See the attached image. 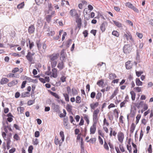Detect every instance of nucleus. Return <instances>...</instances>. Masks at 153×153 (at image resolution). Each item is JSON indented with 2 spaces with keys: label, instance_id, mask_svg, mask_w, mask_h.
<instances>
[{
  "label": "nucleus",
  "instance_id": "obj_39",
  "mask_svg": "<svg viewBox=\"0 0 153 153\" xmlns=\"http://www.w3.org/2000/svg\"><path fill=\"white\" fill-rule=\"evenodd\" d=\"M28 42L29 45V48L31 49L34 45V43L33 42H31L30 40H29Z\"/></svg>",
  "mask_w": 153,
  "mask_h": 153
},
{
  "label": "nucleus",
  "instance_id": "obj_28",
  "mask_svg": "<svg viewBox=\"0 0 153 153\" xmlns=\"http://www.w3.org/2000/svg\"><path fill=\"white\" fill-rule=\"evenodd\" d=\"M118 93V91L117 90H115L112 95L110 97V99H112L115 96H116Z\"/></svg>",
  "mask_w": 153,
  "mask_h": 153
},
{
  "label": "nucleus",
  "instance_id": "obj_6",
  "mask_svg": "<svg viewBox=\"0 0 153 153\" xmlns=\"http://www.w3.org/2000/svg\"><path fill=\"white\" fill-rule=\"evenodd\" d=\"M26 57L27 60L30 62L32 61L33 59V57L31 55V53L30 51H28L27 55L26 56Z\"/></svg>",
  "mask_w": 153,
  "mask_h": 153
},
{
  "label": "nucleus",
  "instance_id": "obj_23",
  "mask_svg": "<svg viewBox=\"0 0 153 153\" xmlns=\"http://www.w3.org/2000/svg\"><path fill=\"white\" fill-rule=\"evenodd\" d=\"M130 93L131 95L132 100L133 101L135 99L136 94L134 91H130Z\"/></svg>",
  "mask_w": 153,
  "mask_h": 153
},
{
  "label": "nucleus",
  "instance_id": "obj_52",
  "mask_svg": "<svg viewBox=\"0 0 153 153\" xmlns=\"http://www.w3.org/2000/svg\"><path fill=\"white\" fill-rule=\"evenodd\" d=\"M143 103V101H140L139 103L137 104L136 106L138 108H139L140 106H142Z\"/></svg>",
  "mask_w": 153,
  "mask_h": 153
},
{
  "label": "nucleus",
  "instance_id": "obj_45",
  "mask_svg": "<svg viewBox=\"0 0 153 153\" xmlns=\"http://www.w3.org/2000/svg\"><path fill=\"white\" fill-rule=\"evenodd\" d=\"M143 71H136V73L137 76L138 77H139L143 73Z\"/></svg>",
  "mask_w": 153,
  "mask_h": 153
},
{
  "label": "nucleus",
  "instance_id": "obj_19",
  "mask_svg": "<svg viewBox=\"0 0 153 153\" xmlns=\"http://www.w3.org/2000/svg\"><path fill=\"white\" fill-rule=\"evenodd\" d=\"M116 77L117 76L115 74L111 73L109 74V78L110 79L112 80L116 78Z\"/></svg>",
  "mask_w": 153,
  "mask_h": 153
},
{
  "label": "nucleus",
  "instance_id": "obj_20",
  "mask_svg": "<svg viewBox=\"0 0 153 153\" xmlns=\"http://www.w3.org/2000/svg\"><path fill=\"white\" fill-rule=\"evenodd\" d=\"M136 85L138 86L142 85V82L140 81V79L138 78H137L136 79Z\"/></svg>",
  "mask_w": 153,
  "mask_h": 153
},
{
  "label": "nucleus",
  "instance_id": "obj_13",
  "mask_svg": "<svg viewBox=\"0 0 153 153\" xmlns=\"http://www.w3.org/2000/svg\"><path fill=\"white\" fill-rule=\"evenodd\" d=\"M99 105V102H96L94 103H91L90 105L91 109L94 110Z\"/></svg>",
  "mask_w": 153,
  "mask_h": 153
},
{
  "label": "nucleus",
  "instance_id": "obj_49",
  "mask_svg": "<svg viewBox=\"0 0 153 153\" xmlns=\"http://www.w3.org/2000/svg\"><path fill=\"white\" fill-rule=\"evenodd\" d=\"M104 147L107 150H109V147L108 146V144L105 141L104 142Z\"/></svg>",
  "mask_w": 153,
  "mask_h": 153
},
{
  "label": "nucleus",
  "instance_id": "obj_40",
  "mask_svg": "<svg viewBox=\"0 0 153 153\" xmlns=\"http://www.w3.org/2000/svg\"><path fill=\"white\" fill-rule=\"evenodd\" d=\"M96 141V138H92L90 139L89 140L87 141V142H90L92 143H93L95 142Z\"/></svg>",
  "mask_w": 153,
  "mask_h": 153
},
{
  "label": "nucleus",
  "instance_id": "obj_22",
  "mask_svg": "<svg viewBox=\"0 0 153 153\" xmlns=\"http://www.w3.org/2000/svg\"><path fill=\"white\" fill-rule=\"evenodd\" d=\"M105 23H103L100 27V28L102 32H104L105 30Z\"/></svg>",
  "mask_w": 153,
  "mask_h": 153
},
{
  "label": "nucleus",
  "instance_id": "obj_30",
  "mask_svg": "<svg viewBox=\"0 0 153 153\" xmlns=\"http://www.w3.org/2000/svg\"><path fill=\"white\" fill-rule=\"evenodd\" d=\"M104 83L102 79L99 80L97 83V84L100 87H102Z\"/></svg>",
  "mask_w": 153,
  "mask_h": 153
},
{
  "label": "nucleus",
  "instance_id": "obj_8",
  "mask_svg": "<svg viewBox=\"0 0 153 153\" xmlns=\"http://www.w3.org/2000/svg\"><path fill=\"white\" fill-rule=\"evenodd\" d=\"M130 61H128L125 63V66L127 69H130L132 68L133 64Z\"/></svg>",
  "mask_w": 153,
  "mask_h": 153
},
{
  "label": "nucleus",
  "instance_id": "obj_44",
  "mask_svg": "<svg viewBox=\"0 0 153 153\" xmlns=\"http://www.w3.org/2000/svg\"><path fill=\"white\" fill-rule=\"evenodd\" d=\"M126 146L127 149L129 151V152L131 153L132 152V148L131 145H130L129 146L128 145H127Z\"/></svg>",
  "mask_w": 153,
  "mask_h": 153
},
{
  "label": "nucleus",
  "instance_id": "obj_14",
  "mask_svg": "<svg viewBox=\"0 0 153 153\" xmlns=\"http://www.w3.org/2000/svg\"><path fill=\"white\" fill-rule=\"evenodd\" d=\"M9 81V80L6 78H3L1 79L0 84L3 85L7 83Z\"/></svg>",
  "mask_w": 153,
  "mask_h": 153
},
{
  "label": "nucleus",
  "instance_id": "obj_26",
  "mask_svg": "<svg viewBox=\"0 0 153 153\" xmlns=\"http://www.w3.org/2000/svg\"><path fill=\"white\" fill-rule=\"evenodd\" d=\"M52 15H49L47 16L46 17V20L48 23H49L51 21Z\"/></svg>",
  "mask_w": 153,
  "mask_h": 153
},
{
  "label": "nucleus",
  "instance_id": "obj_18",
  "mask_svg": "<svg viewBox=\"0 0 153 153\" xmlns=\"http://www.w3.org/2000/svg\"><path fill=\"white\" fill-rule=\"evenodd\" d=\"M57 67L60 69H63L64 67L63 62L62 61L61 62H59L57 65Z\"/></svg>",
  "mask_w": 153,
  "mask_h": 153
},
{
  "label": "nucleus",
  "instance_id": "obj_7",
  "mask_svg": "<svg viewBox=\"0 0 153 153\" xmlns=\"http://www.w3.org/2000/svg\"><path fill=\"white\" fill-rule=\"evenodd\" d=\"M97 124L93 123V125L91 126L90 128V132L91 134H94L95 133L96 131Z\"/></svg>",
  "mask_w": 153,
  "mask_h": 153
},
{
  "label": "nucleus",
  "instance_id": "obj_12",
  "mask_svg": "<svg viewBox=\"0 0 153 153\" xmlns=\"http://www.w3.org/2000/svg\"><path fill=\"white\" fill-rule=\"evenodd\" d=\"M7 77L18 78L19 75L18 74H16L9 73L7 75Z\"/></svg>",
  "mask_w": 153,
  "mask_h": 153
},
{
  "label": "nucleus",
  "instance_id": "obj_50",
  "mask_svg": "<svg viewBox=\"0 0 153 153\" xmlns=\"http://www.w3.org/2000/svg\"><path fill=\"white\" fill-rule=\"evenodd\" d=\"M43 1L44 0H35L36 4L38 5L42 4L43 2Z\"/></svg>",
  "mask_w": 153,
  "mask_h": 153
},
{
  "label": "nucleus",
  "instance_id": "obj_5",
  "mask_svg": "<svg viewBox=\"0 0 153 153\" xmlns=\"http://www.w3.org/2000/svg\"><path fill=\"white\" fill-rule=\"evenodd\" d=\"M35 27L33 25H31L28 27V31L29 34H31L34 33L35 30Z\"/></svg>",
  "mask_w": 153,
  "mask_h": 153
},
{
  "label": "nucleus",
  "instance_id": "obj_32",
  "mask_svg": "<svg viewBox=\"0 0 153 153\" xmlns=\"http://www.w3.org/2000/svg\"><path fill=\"white\" fill-rule=\"evenodd\" d=\"M63 95L65 98V101L67 102H69V100L68 94L67 93H64L63 94Z\"/></svg>",
  "mask_w": 153,
  "mask_h": 153
},
{
  "label": "nucleus",
  "instance_id": "obj_42",
  "mask_svg": "<svg viewBox=\"0 0 153 153\" xmlns=\"http://www.w3.org/2000/svg\"><path fill=\"white\" fill-rule=\"evenodd\" d=\"M125 5L130 8H131L132 6H133L132 4L129 2L126 3L125 4Z\"/></svg>",
  "mask_w": 153,
  "mask_h": 153
},
{
  "label": "nucleus",
  "instance_id": "obj_54",
  "mask_svg": "<svg viewBox=\"0 0 153 153\" xmlns=\"http://www.w3.org/2000/svg\"><path fill=\"white\" fill-rule=\"evenodd\" d=\"M134 90L137 92H140L141 91V89L139 87H135L134 88Z\"/></svg>",
  "mask_w": 153,
  "mask_h": 153
},
{
  "label": "nucleus",
  "instance_id": "obj_31",
  "mask_svg": "<svg viewBox=\"0 0 153 153\" xmlns=\"http://www.w3.org/2000/svg\"><path fill=\"white\" fill-rule=\"evenodd\" d=\"M132 146L134 148V150L133 151L134 153H137V146L136 145L134 144L133 142L132 143Z\"/></svg>",
  "mask_w": 153,
  "mask_h": 153
},
{
  "label": "nucleus",
  "instance_id": "obj_57",
  "mask_svg": "<svg viewBox=\"0 0 153 153\" xmlns=\"http://www.w3.org/2000/svg\"><path fill=\"white\" fill-rule=\"evenodd\" d=\"M33 141L34 145H37L39 143L38 139L37 138H36L34 140H33Z\"/></svg>",
  "mask_w": 153,
  "mask_h": 153
},
{
  "label": "nucleus",
  "instance_id": "obj_36",
  "mask_svg": "<svg viewBox=\"0 0 153 153\" xmlns=\"http://www.w3.org/2000/svg\"><path fill=\"white\" fill-rule=\"evenodd\" d=\"M113 35L116 36L117 37H118L119 36V33L116 30H114L112 33Z\"/></svg>",
  "mask_w": 153,
  "mask_h": 153
},
{
  "label": "nucleus",
  "instance_id": "obj_58",
  "mask_svg": "<svg viewBox=\"0 0 153 153\" xmlns=\"http://www.w3.org/2000/svg\"><path fill=\"white\" fill-rule=\"evenodd\" d=\"M131 9H132L136 13H138L139 12V10L138 9L134 6H132V7Z\"/></svg>",
  "mask_w": 153,
  "mask_h": 153
},
{
  "label": "nucleus",
  "instance_id": "obj_55",
  "mask_svg": "<svg viewBox=\"0 0 153 153\" xmlns=\"http://www.w3.org/2000/svg\"><path fill=\"white\" fill-rule=\"evenodd\" d=\"M119 148L122 152H124L125 151V150L124 148V147L122 145L120 144L119 145Z\"/></svg>",
  "mask_w": 153,
  "mask_h": 153
},
{
  "label": "nucleus",
  "instance_id": "obj_11",
  "mask_svg": "<svg viewBox=\"0 0 153 153\" xmlns=\"http://www.w3.org/2000/svg\"><path fill=\"white\" fill-rule=\"evenodd\" d=\"M18 83V81L17 80H13L10 82L8 83V85L10 87H11L15 85H16Z\"/></svg>",
  "mask_w": 153,
  "mask_h": 153
},
{
  "label": "nucleus",
  "instance_id": "obj_3",
  "mask_svg": "<svg viewBox=\"0 0 153 153\" xmlns=\"http://www.w3.org/2000/svg\"><path fill=\"white\" fill-rule=\"evenodd\" d=\"M118 140L121 143H122L124 138V135L123 133L121 132H119L118 134Z\"/></svg>",
  "mask_w": 153,
  "mask_h": 153
},
{
  "label": "nucleus",
  "instance_id": "obj_2",
  "mask_svg": "<svg viewBox=\"0 0 153 153\" xmlns=\"http://www.w3.org/2000/svg\"><path fill=\"white\" fill-rule=\"evenodd\" d=\"M123 50L124 53H129L131 51L132 48L129 44L125 45L123 48Z\"/></svg>",
  "mask_w": 153,
  "mask_h": 153
},
{
  "label": "nucleus",
  "instance_id": "obj_33",
  "mask_svg": "<svg viewBox=\"0 0 153 153\" xmlns=\"http://www.w3.org/2000/svg\"><path fill=\"white\" fill-rule=\"evenodd\" d=\"M57 62L56 61L51 62V67L52 68H54L56 65Z\"/></svg>",
  "mask_w": 153,
  "mask_h": 153
},
{
  "label": "nucleus",
  "instance_id": "obj_37",
  "mask_svg": "<svg viewBox=\"0 0 153 153\" xmlns=\"http://www.w3.org/2000/svg\"><path fill=\"white\" fill-rule=\"evenodd\" d=\"M123 36L124 37L126 38L127 40H128V39H130L131 40L132 38L131 36V35H129V34H128V35L127 34H124L123 35Z\"/></svg>",
  "mask_w": 153,
  "mask_h": 153
},
{
  "label": "nucleus",
  "instance_id": "obj_46",
  "mask_svg": "<svg viewBox=\"0 0 153 153\" xmlns=\"http://www.w3.org/2000/svg\"><path fill=\"white\" fill-rule=\"evenodd\" d=\"M33 149L32 146H29L28 149V152L29 153H32V150Z\"/></svg>",
  "mask_w": 153,
  "mask_h": 153
},
{
  "label": "nucleus",
  "instance_id": "obj_43",
  "mask_svg": "<svg viewBox=\"0 0 153 153\" xmlns=\"http://www.w3.org/2000/svg\"><path fill=\"white\" fill-rule=\"evenodd\" d=\"M29 94V93L28 92H26L22 93L21 94V97H28V96L27 95V94Z\"/></svg>",
  "mask_w": 153,
  "mask_h": 153
},
{
  "label": "nucleus",
  "instance_id": "obj_41",
  "mask_svg": "<svg viewBox=\"0 0 153 153\" xmlns=\"http://www.w3.org/2000/svg\"><path fill=\"white\" fill-rule=\"evenodd\" d=\"M81 102V98L79 96H77L76 97V102L79 103Z\"/></svg>",
  "mask_w": 153,
  "mask_h": 153
},
{
  "label": "nucleus",
  "instance_id": "obj_29",
  "mask_svg": "<svg viewBox=\"0 0 153 153\" xmlns=\"http://www.w3.org/2000/svg\"><path fill=\"white\" fill-rule=\"evenodd\" d=\"M59 135L61 137V140L62 141H64L65 140V136L64 132L61 131L59 133Z\"/></svg>",
  "mask_w": 153,
  "mask_h": 153
},
{
  "label": "nucleus",
  "instance_id": "obj_60",
  "mask_svg": "<svg viewBox=\"0 0 153 153\" xmlns=\"http://www.w3.org/2000/svg\"><path fill=\"white\" fill-rule=\"evenodd\" d=\"M72 40L71 39H69L67 42L66 46L67 47H68L70 45L71 43Z\"/></svg>",
  "mask_w": 153,
  "mask_h": 153
},
{
  "label": "nucleus",
  "instance_id": "obj_35",
  "mask_svg": "<svg viewBox=\"0 0 153 153\" xmlns=\"http://www.w3.org/2000/svg\"><path fill=\"white\" fill-rule=\"evenodd\" d=\"M25 5V4L24 2H23L20 4H19L17 6V8L18 9H21L24 7Z\"/></svg>",
  "mask_w": 153,
  "mask_h": 153
},
{
  "label": "nucleus",
  "instance_id": "obj_16",
  "mask_svg": "<svg viewBox=\"0 0 153 153\" xmlns=\"http://www.w3.org/2000/svg\"><path fill=\"white\" fill-rule=\"evenodd\" d=\"M135 126L134 124L132 123L131 125L130 128V133L131 134L133 133L135 129Z\"/></svg>",
  "mask_w": 153,
  "mask_h": 153
},
{
  "label": "nucleus",
  "instance_id": "obj_61",
  "mask_svg": "<svg viewBox=\"0 0 153 153\" xmlns=\"http://www.w3.org/2000/svg\"><path fill=\"white\" fill-rule=\"evenodd\" d=\"M11 143L10 137H8L7 139V145H10Z\"/></svg>",
  "mask_w": 153,
  "mask_h": 153
},
{
  "label": "nucleus",
  "instance_id": "obj_64",
  "mask_svg": "<svg viewBox=\"0 0 153 153\" xmlns=\"http://www.w3.org/2000/svg\"><path fill=\"white\" fill-rule=\"evenodd\" d=\"M16 151V149L14 148H13L12 149L9 150V153H13Z\"/></svg>",
  "mask_w": 153,
  "mask_h": 153
},
{
  "label": "nucleus",
  "instance_id": "obj_10",
  "mask_svg": "<svg viewBox=\"0 0 153 153\" xmlns=\"http://www.w3.org/2000/svg\"><path fill=\"white\" fill-rule=\"evenodd\" d=\"M80 147L81 149V152L80 153H83L84 150V147L83 140L82 138H81L80 140Z\"/></svg>",
  "mask_w": 153,
  "mask_h": 153
},
{
  "label": "nucleus",
  "instance_id": "obj_38",
  "mask_svg": "<svg viewBox=\"0 0 153 153\" xmlns=\"http://www.w3.org/2000/svg\"><path fill=\"white\" fill-rule=\"evenodd\" d=\"M51 94L55 98L59 99L60 98V97L58 95V94L56 93H54L53 92H51Z\"/></svg>",
  "mask_w": 153,
  "mask_h": 153
},
{
  "label": "nucleus",
  "instance_id": "obj_4",
  "mask_svg": "<svg viewBox=\"0 0 153 153\" xmlns=\"http://www.w3.org/2000/svg\"><path fill=\"white\" fill-rule=\"evenodd\" d=\"M59 54L58 53H53L52 55H50L49 56L50 60L51 61H55L58 58L59 56Z\"/></svg>",
  "mask_w": 153,
  "mask_h": 153
},
{
  "label": "nucleus",
  "instance_id": "obj_17",
  "mask_svg": "<svg viewBox=\"0 0 153 153\" xmlns=\"http://www.w3.org/2000/svg\"><path fill=\"white\" fill-rule=\"evenodd\" d=\"M72 106L71 105L67 104L66 106V109L67 111L69 112H71L72 110Z\"/></svg>",
  "mask_w": 153,
  "mask_h": 153
},
{
  "label": "nucleus",
  "instance_id": "obj_27",
  "mask_svg": "<svg viewBox=\"0 0 153 153\" xmlns=\"http://www.w3.org/2000/svg\"><path fill=\"white\" fill-rule=\"evenodd\" d=\"M83 116H84V119L85 120L87 123L88 124H89V120L88 116L86 114H84Z\"/></svg>",
  "mask_w": 153,
  "mask_h": 153
},
{
  "label": "nucleus",
  "instance_id": "obj_15",
  "mask_svg": "<svg viewBox=\"0 0 153 153\" xmlns=\"http://www.w3.org/2000/svg\"><path fill=\"white\" fill-rule=\"evenodd\" d=\"M36 43L38 50H39L41 47V44L40 42V40L38 39L36 40Z\"/></svg>",
  "mask_w": 153,
  "mask_h": 153
},
{
  "label": "nucleus",
  "instance_id": "obj_56",
  "mask_svg": "<svg viewBox=\"0 0 153 153\" xmlns=\"http://www.w3.org/2000/svg\"><path fill=\"white\" fill-rule=\"evenodd\" d=\"M13 138L14 139H15L16 140H19V136L16 134H15L14 135V136H13Z\"/></svg>",
  "mask_w": 153,
  "mask_h": 153
},
{
  "label": "nucleus",
  "instance_id": "obj_25",
  "mask_svg": "<svg viewBox=\"0 0 153 153\" xmlns=\"http://www.w3.org/2000/svg\"><path fill=\"white\" fill-rule=\"evenodd\" d=\"M65 49H63L62 51H61L60 53L61 56V58H62V60H63L65 58Z\"/></svg>",
  "mask_w": 153,
  "mask_h": 153
},
{
  "label": "nucleus",
  "instance_id": "obj_47",
  "mask_svg": "<svg viewBox=\"0 0 153 153\" xmlns=\"http://www.w3.org/2000/svg\"><path fill=\"white\" fill-rule=\"evenodd\" d=\"M71 91L73 95H75L77 94V92L75 88H72Z\"/></svg>",
  "mask_w": 153,
  "mask_h": 153
},
{
  "label": "nucleus",
  "instance_id": "obj_59",
  "mask_svg": "<svg viewBox=\"0 0 153 153\" xmlns=\"http://www.w3.org/2000/svg\"><path fill=\"white\" fill-rule=\"evenodd\" d=\"M96 96V93L94 92H92L91 94V98H94Z\"/></svg>",
  "mask_w": 153,
  "mask_h": 153
},
{
  "label": "nucleus",
  "instance_id": "obj_51",
  "mask_svg": "<svg viewBox=\"0 0 153 153\" xmlns=\"http://www.w3.org/2000/svg\"><path fill=\"white\" fill-rule=\"evenodd\" d=\"M34 102V100H30L28 101L27 102V104L28 105H30L33 104Z\"/></svg>",
  "mask_w": 153,
  "mask_h": 153
},
{
  "label": "nucleus",
  "instance_id": "obj_62",
  "mask_svg": "<svg viewBox=\"0 0 153 153\" xmlns=\"http://www.w3.org/2000/svg\"><path fill=\"white\" fill-rule=\"evenodd\" d=\"M27 82V81H25L23 82L22 83V86H21V88H23L25 87V85L26 84Z\"/></svg>",
  "mask_w": 153,
  "mask_h": 153
},
{
  "label": "nucleus",
  "instance_id": "obj_21",
  "mask_svg": "<svg viewBox=\"0 0 153 153\" xmlns=\"http://www.w3.org/2000/svg\"><path fill=\"white\" fill-rule=\"evenodd\" d=\"M113 22L114 24L117 27H122V25L121 23L115 20L113 21Z\"/></svg>",
  "mask_w": 153,
  "mask_h": 153
},
{
  "label": "nucleus",
  "instance_id": "obj_24",
  "mask_svg": "<svg viewBox=\"0 0 153 153\" xmlns=\"http://www.w3.org/2000/svg\"><path fill=\"white\" fill-rule=\"evenodd\" d=\"M71 15L72 16H75L77 14V13L76 11L74 9L71 10L70 12Z\"/></svg>",
  "mask_w": 153,
  "mask_h": 153
},
{
  "label": "nucleus",
  "instance_id": "obj_34",
  "mask_svg": "<svg viewBox=\"0 0 153 153\" xmlns=\"http://www.w3.org/2000/svg\"><path fill=\"white\" fill-rule=\"evenodd\" d=\"M102 93L101 92H98L96 96V99L98 101L99 100L100 98L102 97Z\"/></svg>",
  "mask_w": 153,
  "mask_h": 153
},
{
  "label": "nucleus",
  "instance_id": "obj_1",
  "mask_svg": "<svg viewBox=\"0 0 153 153\" xmlns=\"http://www.w3.org/2000/svg\"><path fill=\"white\" fill-rule=\"evenodd\" d=\"M99 110L97 108L93 113V123L97 124L98 120V115L99 112Z\"/></svg>",
  "mask_w": 153,
  "mask_h": 153
},
{
  "label": "nucleus",
  "instance_id": "obj_63",
  "mask_svg": "<svg viewBox=\"0 0 153 153\" xmlns=\"http://www.w3.org/2000/svg\"><path fill=\"white\" fill-rule=\"evenodd\" d=\"M83 34H84L85 37L87 36L88 35V31L87 30H85L83 32Z\"/></svg>",
  "mask_w": 153,
  "mask_h": 153
},
{
  "label": "nucleus",
  "instance_id": "obj_48",
  "mask_svg": "<svg viewBox=\"0 0 153 153\" xmlns=\"http://www.w3.org/2000/svg\"><path fill=\"white\" fill-rule=\"evenodd\" d=\"M98 138L100 144L101 145H103V139L100 136H98Z\"/></svg>",
  "mask_w": 153,
  "mask_h": 153
},
{
  "label": "nucleus",
  "instance_id": "obj_53",
  "mask_svg": "<svg viewBox=\"0 0 153 153\" xmlns=\"http://www.w3.org/2000/svg\"><path fill=\"white\" fill-rule=\"evenodd\" d=\"M141 117V115L140 114H138L137 115L136 117V124H137L139 122V120L140 119Z\"/></svg>",
  "mask_w": 153,
  "mask_h": 153
},
{
  "label": "nucleus",
  "instance_id": "obj_9",
  "mask_svg": "<svg viewBox=\"0 0 153 153\" xmlns=\"http://www.w3.org/2000/svg\"><path fill=\"white\" fill-rule=\"evenodd\" d=\"M52 105L53 108V111L57 112L59 111V105L55 104L54 103H52Z\"/></svg>",
  "mask_w": 153,
  "mask_h": 153
}]
</instances>
